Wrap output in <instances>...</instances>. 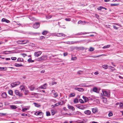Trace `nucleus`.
Returning a JSON list of instances; mask_svg holds the SVG:
<instances>
[{"instance_id":"nucleus-29","label":"nucleus","mask_w":123,"mask_h":123,"mask_svg":"<svg viewBox=\"0 0 123 123\" xmlns=\"http://www.w3.org/2000/svg\"><path fill=\"white\" fill-rule=\"evenodd\" d=\"M10 108L12 109H15L17 108V107L14 105H12L10 106Z\"/></svg>"},{"instance_id":"nucleus-48","label":"nucleus","mask_w":123,"mask_h":123,"mask_svg":"<svg viewBox=\"0 0 123 123\" xmlns=\"http://www.w3.org/2000/svg\"><path fill=\"white\" fill-rule=\"evenodd\" d=\"M113 27L115 29L117 30L118 29V28L115 25H113Z\"/></svg>"},{"instance_id":"nucleus-45","label":"nucleus","mask_w":123,"mask_h":123,"mask_svg":"<svg viewBox=\"0 0 123 123\" xmlns=\"http://www.w3.org/2000/svg\"><path fill=\"white\" fill-rule=\"evenodd\" d=\"M11 59L13 60H15L16 59V58L15 57H12Z\"/></svg>"},{"instance_id":"nucleus-12","label":"nucleus","mask_w":123,"mask_h":123,"mask_svg":"<svg viewBox=\"0 0 123 123\" xmlns=\"http://www.w3.org/2000/svg\"><path fill=\"white\" fill-rule=\"evenodd\" d=\"M75 89L81 92L83 91L84 90V89L82 88H75Z\"/></svg>"},{"instance_id":"nucleus-61","label":"nucleus","mask_w":123,"mask_h":123,"mask_svg":"<svg viewBox=\"0 0 123 123\" xmlns=\"http://www.w3.org/2000/svg\"><path fill=\"white\" fill-rule=\"evenodd\" d=\"M116 24V25H118L120 27H122V26L120 25L119 24L116 23V24Z\"/></svg>"},{"instance_id":"nucleus-36","label":"nucleus","mask_w":123,"mask_h":123,"mask_svg":"<svg viewBox=\"0 0 123 123\" xmlns=\"http://www.w3.org/2000/svg\"><path fill=\"white\" fill-rule=\"evenodd\" d=\"M110 45H108L107 46H105L103 47V49H105L106 48H108L109 47H110Z\"/></svg>"},{"instance_id":"nucleus-5","label":"nucleus","mask_w":123,"mask_h":123,"mask_svg":"<svg viewBox=\"0 0 123 123\" xmlns=\"http://www.w3.org/2000/svg\"><path fill=\"white\" fill-rule=\"evenodd\" d=\"M40 26V23H37L34 24L33 25V27L35 29H37Z\"/></svg>"},{"instance_id":"nucleus-25","label":"nucleus","mask_w":123,"mask_h":123,"mask_svg":"<svg viewBox=\"0 0 123 123\" xmlns=\"http://www.w3.org/2000/svg\"><path fill=\"white\" fill-rule=\"evenodd\" d=\"M52 96L53 97H56L58 96L57 93V92H55L52 94Z\"/></svg>"},{"instance_id":"nucleus-40","label":"nucleus","mask_w":123,"mask_h":123,"mask_svg":"<svg viewBox=\"0 0 123 123\" xmlns=\"http://www.w3.org/2000/svg\"><path fill=\"white\" fill-rule=\"evenodd\" d=\"M59 105H62L63 104V101H59L58 102Z\"/></svg>"},{"instance_id":"nucleus-52","label":"nucleus","mask_w":123,"mask_h":123,"mask_svg":"<svg viewBox=\"0 0 123 123\" xmlns=\"http://www.w3.org/2000/svg\"><path fill=\"white\" fill-rule=\"evenodd\" d=\"M6 19L5 18H3L2 19L1 21L2 22H5Z\"/></svg>"},{"instance_id":"nucleus-34","label":"nucleus","mask_w":123,"mask_h":123,"mask_svg":"<svg viewBox=\"0 0 123 123\" xmlns=\"http://www.w3.org/2000/svg\"><path fill=\"white\" fill-rule=\"evenodd\" d=\"M103 68L105 69H107L108 68V66L107 65H104L102 66Z\"/></svg>"},{"instance_id":"nucleus-6","label":"nucleus","mask_w":123,"mask_h":123,"mask_svg":"<svg viewBox=\"0 0 123 123\" xmlns=\"http://www.w3.org/2000/svg\"><path fill=\"white\" fill-rule=\"evenodd\" d=\"M15 92L16 95L20 97H22V93H20L17 90H15Z\"/></svg>"},{"instance_id":"nucleus-58","label":"nucleus","mask_w":123,"mask_h":123,"mask_svg":"<svg viewBox=\"0 0 123 123\" xmlns=\"http://www.w3.org/2000/svg\"><path fill=\"white\" fill-rule=\"evenodd\" d=\"M59 105L58 104V103H56L55 105V106H57L58 105Z\"/></svg>"},{"instance_id":"nucleus-15","label":"nucleus","mask_w":123,"mask_h":123,"mask_svg":"<svg viewBox=\"0 0 123 123\" xmlns=\"http://www.w3.org/2000/svg\"><path fill=\"white\" fill-rule=\"evenodd\" d=\"M92 112L94 113L97 112L98 111L97 109L96 108H94L92 109Z\"/></svg>"},{"instance_id":"nucleus-31","label":"nucleus","mask_w":123,"mask_h":123,"mask_svg":"<svg viewBox=\"0 0 123 123\" xmlns=\"http://www.w3.org/2000/svg\"><path fill=\"white\" fill-rule=\"evenodd\" d=\"M34 105L36 107H38L40 106V105L36 103H34Z\"/></svg>"},{"instance_id":"nucleus-56","label":"nucleus","mask_w":123,"mask_h":123,"mask_svg":"<svg viewBox=\"0 0 123 123\" xmlns=\"http://www.w3.org/2000/svg\"><path fill=\"white\" fill-rule=\"evenodd\" d=\"M31 61V58H29L28 60V61L29 62H30Z\"/></svg>"},{"instance_id":"nucleus-2","label":"nucleus","mask_w":123,"mask_h":123,"mask_svg":"<svg viewBox=\"0 0 123 123\" xmlns=\"http://www.w3.org/2000/svg\"><path fill=\"white\" fill-rule=\"evenodd\" d=\"M47 59V57L46 55H45L42 56L41 57L38 58L36 60L38 61L41 62L44 61Z\"/></svg>"},{"instance_id":"nucleus-44","label":"nucleus","mask_w":123,"mask_h":123,"mask_svg":"<svg viewBox=\"0 0 123 123\" xmlns=\"http://www.w3.org/2000/svg\"><path fill=\"white\" fill-rule=\"evenodd\" d=\"M113 115V114L111 112H110L108 114V116L109 117L112 116Z\"/></svg>"},{"instance_id":"nucleus-42","label":"nucleus","mask_w":123,"mask_h":123,"mask_svg":"<svg viewBox=\"0 0 123 123\" xmlns=\"http://www.w3.org/2000/svg\"><path fill=\"white\" fill-rule=\"evenodd\" d=\"M83 72L81 71H79L77 73L79 75H80V74H81Z\"/></svg>"},{"instance_id":"nucleus-59","label":"nucleus","mask_w":123,"mask_h":123,"mask_svg":"<svg viewBox=\"0 0 123 123\" xmlns=\"http://www.w3.org/2000/svg\"><path fill=\"white\" fill-rule=\"evenodd\" d=\"M100 55H99V56H92V57H94V58L97 57H98L99 56H100Z\"/></svg>"},{"instance_id":"nucleus-32","label":"nucleus","mask_w":123,"mask_h":123,"mask_svg":"<svg viewBox=\"0 0 123 123\" xmlns=\"http://www.w3.org/2000/svg\"><path fill=\"white\" fill-rule=\"evenodd\" d=\"M75 94L74 93H71L70 94L69 96L70 97H74L75 96Z\"/></svg>"},{"instance_id":"nucleus-50","label":"nucleus","mask_w":123,"mask_h":123,"mask_svg":"<svg viewBox=\"0 0 123 123\" xmlns=\"http://www.w3.org/2000/svg\"><path fill=\"white\" fill-rule=\"evenodd\" d=\"M77 59V58L76 57H72L71 59L72 60H76Z\"/></svg>"},{"instance_id":"nucleus-62","label":"nucleus","mask_w":123,"mask_h":123,"mask_svg":"<svg viewBox=\"0 0 123 123\" xmlns=\"http://www.w3.org/2000/svg\"><path fill=\"white\" fill-rule=\"evenodd\" d=\"M44 38L45 37L43 36H42L40 37V39H42Z\"/></svg>"},{"instance_id":"nucleus-33","label":"nucleus","mask_w":123,"mask_h":123,"mask_svg":"<svg viewBox=\"0 0 123 123\" xmlns=\"http://www.w3.org/2000/svg\"><path fill=\"white\" fill-rule=\"evenodd\" d=\"M78 99L76 98H75L74 100V102L75 103H77L78 102Z\"/></svg>"},{"instance_id":"nucleus-49","label":"nucleus","mask_w":123,"mask_h":123,"mask_svg":"<svg viewBox=\"0 0 123 123\" xmlns=\"http://www.w3.org/2000/svg\"><path fill=\"white\" fill-rule=\"evenodd\" d=\"M79 101L81 103H84V101H83V100L81 99H80L79 100Z\"/></svg>"},{"instance_id":"nucleus-13","label":"nucleus","mask_w":123,"mask_h":123,"mask_svg":"<svg viewBox=\"0 0 123 123\" xmlns=\"http://www.w3.org/2000/svg\"><path fill=\"white\" fill-rule=\"evenodd\" d=\"M42 114V112L37 111L34 114L37 116L38 115H41Z\"/></svg>"},{"instance_id":"nucleus-11","label":"nucleus","mask_w":123,"mask_h":123,"mask_svg":"<svg viewBox=\"0 0 123 123\" xmlns=\"http://www.w3.org/2000/svg\"><path fill=\"white\" fill-rule=\"evenodd\" d=\"M75 106L79 108V109H83L84 107L82 105H76Z\"/></svg>"},{"instance_id":"nucleus-22","label":"nucleus","mask_w":123,"mask_h":123,"mask_svg":"<svg viewBox=\"0 0 123 123\" xmlns=\"http://www.w3.org/2000/svg\"><path fill=\"white\" fill-rule=\"evenodd\" d=\"M93 91L95 92L98 93V90L97 88L96 87L94 88L92 90Z\"/></svg>"},{"instance_id":"nucleus-43","label":"nucleus","mask_w":123,"mask_h":123,"mask_svg":"<svg viewBox=\"0 0 123 123\" xmlns=\"http://www.w3.org/2000/svg\"><path fill=\"white\" fill-rule=\"evenodd\" d=\"M94 50V49L92 47H90L89 49V51H92Z\"/></svg>"},{"instance_id":"nucleus-37","label":"nucleus","mask_w":123,"mask_h":123,"mask_svg":"<svg viewBox=\"0 0 123 123\" xmlns=\"http://www.w3.org/2000/svg\"><path fill=\"white\" fill-rule=\"evenodd\" d=\"M103 8H104V7L100 6L98 8V10L101 11V9H103Z\"/></svg>"},{"instance_id":"nucleus-51","label":"nucleus","mask_w":123,"mask_h":123,"mask_svg":"<svg viewBox=\"0 0 123 123\" xmlns=\"http://www.w3.org/2000/svg\"><path fill=\"white\" fill-rule=\"evenodd\" d=\"M51 114L52 115H53L55 114V112L54 111H51Z\"/></svg>"},{"instance_id":"nucleus-41","label":"nucleus","mask_w":123,"mask_h":123,"mask_svg":"<svg viewBox=\"0 0 123 123\" xmlns=\"http://www.w3.org/2000/svg\"><path fill=\"white\" fill-rule=\"evenodd\" d=\"M17 43L19 44H22V40L21 41H17Z\"/></svg>"},{"instance_id":"nucleus-14","label":"nucleus","mask_w":123,"mask_h":123,"mask_svg":"<svg viewBox=\"0 0 123 123\" xmlns=\"http://www.w3.org/2000/svg\"><path fill=\"white\" fill-rule=\"evenodd\" d=\"M68 107L69 109L72 111H74L75 110L73 106L68 105Z\"/></svg>"},{"instance_id":"nucleus-4","label":"nucleus","mask_w":123,"mask_h":123,"mask_svg":"<svg viewBox=\"0 0 123 123\" xmlns=\"http://www.w3.org/2000/svg\"><path fill=\"white\" fill-rule=\"evenodd\" d=\"M20 82L19 81H17L12 83L11 84V86L13 87H14L15 86L20 84Z\"/></svg>"},{"instance_id":"nucleus-60","label":"nucleus","mask_w":123,"mask_h":123,"mask_svg":"<svg viewBox=\"0 0 123 123\" xmlns=\"http://www.w3.org/2000/svg\"><path fill=\"white\" fill-rule=\"evenodd\" d=\"M52 94H53L54 93H55V90H52Z\"/></svg>"},{"instance_id":"nucleus-24","label":"nucleus","mask_w":123,"mask_h":123,"mask_svg":"<svg viewBox=\"0 0 123 123\" xmlns=\"http://www.w3.org/2000/svg\"><path fill=\"white\" fill-rule=\"evenodd\" d=\"M9 94L11 95H13V91L11 90H9L8 91Z\"/></svg>"},{"instance_id":"nucleus-39","label":"nucleus","mask_w":123,"mask_h":123,"mask_svg":"<svg viewBox=\"0 0 123 123\" xmlns=\"http://www.w3.org/2000/svg\"><path fill=\"white\" fill-rule=\"evenodd\" d=\"M46 115L47 116H50V112L49 111H47L46 112Z\"/></svg>"},{"instance_id":"nucleus-9","label":"nucleus","mask_w":123,"mask_h":123,"mask_svg":"<svg viewBox=\"0 0 123 123\" xmlns=\"http://www.w3.org/2000/svg\"><path fill=\"white\" fill-rule=\"evenodd\" d=\"M55 35L56 36L59 37H60L62 36H65V35L61 33H57Z\"/></svg>"},{"instance_id":"nucleus-10","label":"nucleus","mask_w":123,"mask_h":123,"mask_svg":"<svg viewBox=\"0 0 123 123\" xmlns=\"http://www.w3.org/2000/svg\"><path fill=\"white\" fill-rule=\"evenodd\" d=\"M79 42L78 41H71V42H67V44H72L74 43H77L78 42Z\"/></svg>"},{"instance_id":"nucleus-8","label":"nucleus","mask_w":123,"mask_h":123,"mask_svg":"<svg viewBox=\"0 0 123 123\" xmlns=\"http://www.w3.org/2000/svg\"><path fill=\"white\" fill-rule=\"evenodd\" d=\"M115 105H119V108H123V104L121 103H116Z\"/></svg>"},{"instance_id":"nucleus-54","label":"nucleus","mask_w":123,"mask_h":123,"mask_svg":"<svg viewBox=\"0 0 123 123\" xmlns=\"http://www.w3.org/2000/svg\"><path fill=\"white\" fill-rule=\"evenodd\" d=\"M68 55V53L67 52H65L64 53V55L65 56L67 55Z\"/></svg>"},{"instance_id":"nucleus-23","label":"nucleus","mask_w":123,"mask_h":123,"mask_svg":"<svg viewBox=\"0 0 123 123\" xmlns=\"http://www.w3.org/2000/svg\"><path fill=\"white\" fill-rule=\"evenodd\" d=\"M86 23V22L85 21H84V22H83L82 21L80 20L78 21V24H82V25H84L85 24V23Z\"/></svg>"},{"instance_id":"nucleus-46","label":"nucleus","mask_w":123,"mask_h":123,"mask_svg":"<svg viewBox=\"0 0 123 123\" xmlns=\"http://www.w3.org/2000/svg\"><path fill=\"white\" fill-rule=\"evenodd\" d=\"M109 67L111 68H110L112 70H115V68L114 67H113L111 66H109Z\"/></svg>"},{"instance_id":"nucleus-19","label":"nucleus","mask_w":123,"mask_h":123,"mask_svg":"<svg viewBox=\"0 0 123 123\" xmlns=\"http://www.w3.org/2000/svg\"><path fill=\"white\" fill-rule=\"evenodd\" d=\"M30 90L31 91H32L34 90L35 89V87L33 85L29 87Z\"/></svg>"},{"instance_id":"nucleus-28","label":"nucleus","mask_w":123,"mask_h":123,"mask_svg":"<svg viewBox=\"0 0 123 123\" xmlns=\"http://www.w3.org/2000/svg\"><path fill=\"white\" fill-rule=\"evenodd\" d=\"M20 88L21 90L23 91H24L25 90V89L24 88V86H21L20 87Z\"/></svg>"},{"instance_id":"nucleus-20","label":"nucleus","mask_w":123,"mask_h":123,"mask_svg":"<svg viewBox=\"0 0 123 123\" xmlns=\"http://www.w3.org/2000/svg\"><path fill=\"white\" fill-rule=\"evenodd\" d=\"M29 41L27 40H22V44H24L28 43Z\"/></svg>"},{"instance_id":"nucleus-35","label":"nucleus","mask_w":123,"mask_h":123,"mask_svg":"<svg viewBox=\"0 0 123 123\" xmlns=\"http://www.w3.org/2000/svg\"><path fill=\"white\" fill-rule=\"evenodd\" d=\"M48 32L47 31H45L42 33V34L44 35H46Z\"/></svg>"},{"instance_id":"nucleus-47","label":"nucleus","mask_w":123,"mask_h":123,"mask_svg":"<svg viewBox=\"0 0 123 123\" xmlns=\"http://www.w3.org/2000/svg\"><path fill=\"white\" fill-rule=\"evenodd\" d=\"M21 115L22 116H27V114L25 113H22L21 114Z\"/></svg>"},{"instance_id":"nucleus-63","label":"nucleus","mask_w":123,"mask_h":123,"mask_svg":"<svg viewBox=\"0 0 123 123\" xmlns=\"http://www.w3.org/2000/svg\"><path fill=\"white\" fill-rule=\"evenodd\" d=\"M6 21L5 22L7 23H9L10 22V21L9 20L6 19Z\"/></svg>"},{"instance_id":"nucleus-1","label":"nucleus","mask_w":123,"mask_h":123,"mask_svg":"<svg viewBox=\"0 0 123 123\" xmlns=\"http://www.w3.org/2000/svg\"><path fill=\"white\" fill-rule=\"evenodd\" d=\"M102 92L104 96L107 97L110 96V91L109 90L103 89L102 90Z\"/></svg>"},{"instance_id":"nucleus-26","label":"nucleus","mask_w":123,"mask_h":123,"mask_svg":"<svg viewBox=\"0 0 123 123\" xmlns=\"http://www.w3.org/2000/svg\"><path fill=\"white\" fill-rule=\"evenodd\" d=\"M83 98L84 100V101L85 102H86L88 100V98L86 97H84V96H83Z\"/></svg>"},{"instance_id":"nucleus-53","label":"nucleus","mask_w":123,"mask_h":123,"mask_svg":"<svg viewBox=\"0 0 123 123\" xmlns=\"http://www.w3.org/2000/svg\"><path fill=\"white\" fill-rule=\"evenodd\" d=\"M120 0H113V1L114 2H115L116 1V2H119Z\"/></svg>"},{"instance_id":"nucleus-18","label":"nucleus","mask_w":123,"mask_h":123,"mask_svg":"<svg viewBox=\"0 0 123 123\" xmlns=\"http://www.w3.org/2000/svg\"><path fill=\"white\" fill-rule=\"evenodd\" d=\"M27 108H23L22 111H27V110H29L30 108V106H27L26 107Z\"/></svg>"},{"instance_id":"nucleus-27","label":"nucleus","mask_w":123,"mask_h":123,"mask_svg":"<svg viewBox=\"0 0 123 123\" xmlns=\"http://www.w3.org/2000/svg\"><path fill=\"white\" fill-rule=\"evenodd\" d=\"M17 61L18 62H22L23 61V59L22 58H18Z\"/></svg>"},{"instance_id":"nucleus-7","label":"nucleus","mask_w":123,"mask_h":123,"mask_svg":"<svg viewBox=\"0 0 123 123\" xmlns=\"http://www.w3.org/2000/svg\"><path fill=\"white\" fill-rule=\"evenodd\" d=\"M47 86V84L45 83L43 85L41 86L38 87L39 89H45Z\"/></svg>"},{"instance_id":"nucleus-16","label":"nucleus","mask_w":123,"mask_h":123,"mask_svg":"<svg viewBox=\"0 0 123 123\" xmlns=\"http://www.w3.org/2000/svg\"><path fill=\"white\" fill-rule=\"evenodd\" d=\"M84 113L85 114H86L87 115H90L91 113V111L89 110H87L86 111H84Z\"/></svg>"},{"instance_id":"nucleus-21","label":"nucleus","mask_w":123,"mask_h":123,"mask_svg":"<svg viewBox=\"0 0 123 123\" xmlns=\"http://www.w3.org/2000/svg\"><path fill=\"white\" fill-rule=\"evenodd\" d=\"M23 65L21 64H19L17 63H15V66L17 67H21L23 66Z\"/></svg>"},{"instance_id":"nucleus-17","label":"nucleus","mask_w":123,"mask_h":123,"mask_svg":"<svg viewBox=\"0 0 123 123\" xmlns=\"http://www.w3.org/2000/svg\"><path fill=\"white\" fill-rule=\"evenodd\" d=\"M1 96L3 98H5L6 97L7 95L6 92H4L2 94Z\"/></svg>"},{"instance_id":"nucleus-3","label":"nucleus","mask_w":123,"mask_h":123,"mask_svg":"<svg viewBox=\"0 0 123 123\" xmlns=\"http://www.w3.org/2000/svg\"><path fill=\"white\" fill-rule=\"evenodd\" d=\"M42 53L41 51H38L35 52L34 53V56L35 57H37L39 56Z\"/></svg>"},{"instance_id":"nucleus-64","label":"nucleus","mask_w":123,"mask_h":123,"mask_svg":"<svg viewBox=\"0 0 123 123\" xmlns=\"http://www.w3.org/2000/svg\"><path fill=\"white\" fill-rule=\"evenodd\" d=\"M10 60V58H6V60Z\"/></svg>"},{"instance_id":"nucleus-55","label":"nucleus","mask_w":123,"mask_h":123,"mask_svg":"<svg viewBox=\"0 0 123 123\" xmlns=\"http://www.w3.org/2000/svg\"><path fill=\"white\" fill-rule=\"evenodd\" d=\"M52 16H48V17L47 16H46V18H50Z\"/></svg>"},{"instance_id":"nucleus-57","label":"nucleus","mask_w":123,"mask_h":123,"mask_svg":"<svg viewBox=\"0 0 123 123\" xmlns=\"http://www.w3.org/2000/svg\"><path fill=\"white\" fill-rule=\"evenodd\" d=\"M65 20H66V21H70V19H69V18H66L65 19Z\"/></svg>"},{"instance_id":"nucleus-38","label":"nucleus","mask_w":123,"mask_h":123,"mask_svg":"<svg viewBox=\"0 0 123 123\" xmlns=\"http://www.w3.org/2000/svg\"><path fill=\"white\" fill-rule=\"evenodd\" d=\"M119 5V4H111V6H118Z\"/></svg>"},{"instance_id":"nucleus-30","label":"nucleus","mask_w":123,"mask_h":123,"mask_svg":"<svg viewBox=\"0 0 123 123\" xmlns=\"http://www.w3.org/2000/svg\"><path fill=\"white\" fill-rule=\"evenodd\" d=\"M79 86L81 87H85L86 86V85L83 83L80 84Z\"/></svg>"}]
</instances>
